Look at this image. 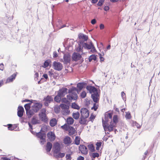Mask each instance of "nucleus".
Here are the masks:
<instances>
[{"instance_id": "obj_41", "label": "nucleus", "mask_w": 160, "mask_h": 160, "mask_svg": "<svg viewBox=\"0 0 160 160\" xmlns=\"http://www.w3.org/2000/svg\"><path fill=\"white\" fill-rule=\"evenodd\" d=\"M125 117L128 119H130L131 118V116L130 112H126Z\"/></svg>"}, {"instance_id": "obj_63", "label": "nucleus", "mask_w": 160, "mask_h": 160, "mask_svg": "<svg viewBox=\"0 0 160 160\" xmlns=\"http://www.w3.org/2000/svg\"><path fill=\"white\" fill-rule=\"evenodd\" d=\"M99 57H100V60H101V61H103V60H104V58H103L101 56V54H99Z\"/></svg>"}, {"instance_id": "obj_44", "label": "nucleus", "mask_w": 160, "mask_h": 160, "mask_svg": "<svg viewBox=\"0 0 160 160\" xmlns=\"http://www.w3.org/2000/svg\"><path fill=\"white\" fill-rule=\"evenodd\" d=\"M61 100L62 102L64 103H67L68 102V99L65 98H62Z\"/></svg>"}, {"instance_id": "obj_51", "label": "nucleus", "mask_w": 160, "mask_h": 160, "mask_svg": "<svg viewBox=\"0 0 160 160\" xmlns=\"http://www.w3.org/2000/svg\"><path fill=\"white\" fill-rule=\"evenodd\" d=\"M65 154L64 153H59L58 156L59 157L62 158L64 156Z\"/></svg>"}, {"instance_id": "obj_24", "label": "nucleus", "mask_w": 160, "mask_h": 160, "mask_svg": "<svg viewBox=\"0 0 160 160\" xmlns=\"http://www.w3.org/2000/svg\"><path fill=\"white\" fill-rule=\"evenodd\" d=\"M39 116L42 121L44 122L47 121L48 118L46 117V114H39Z\"/></svg>"}, {"instance_id": "obj_48", "label": "nucleus", "mask_w": 160, "mask_h": 160, "mask_svg": "<svg viewBox=\"0 0 160 160\" xmlns=\"http://www.w3.org/2000/svg\"><path fill=\"white\" fill-rule=\"evenodd\" d=\"M98 108V105L95 103H94L93 106L92 108V109H94L95 111H96Z\"/></svg>"}, {"instance_id": "obj_25", "label": "nucleus", "mask_w": 160, "mask_h": 160, "mask_svg": "<svg viewBox=\"0 0 160 160\" xmlns=\"http://www.w3.org/2000/svg\"><path fill=\"white\" fill-rule=\"evenodd\" d=\"M85 84L84 82L79 83L77 84V87L79 89L78 92L83 88Z\"/></svg>"}, {"instance_id": "obj_31", "label": "nucleus", "mask_w": 160, "mask_h": 160, "mask_svg": "<svg viewBox=\"0 0 160 160\" xmlns=\"http://www.w3.org/2000/svg\"><path fill=\"white\" fill-rule=\"evenodd\" d=\"M79 116L80 114L78 112H73L72 114V116L75 119H78L79 118Z\"/></svg>"}, {"instance_id": "obj_10", "label": "nucleus", "mask_w": 160, "mask_h": 160, "mask_svg": "<svg viewBox=\"0 0 160 160\" xmlns=\"http://www.w3.org/2000/svg\"><path fill=\"white\" fill-rule=\"evenodd\" d=\"M79 149L82 154L85 155L87 154L88 149L84 145H80L79 147Z\"/></svg>"}, {"instance_id": "obj_50", "label": "nucleus", "mask_w": 160, "mask_h": 160, "mask_svg": "<svg viewBox=\"0 0 160 160\" xmlns=\"http://www.w3.org/2000/svg\"><path fill=\"white\" fill-rule=\"evenodd\" d=\"M8 129L9 130H12L14 129V128L12 127V124H8Z\"/></svg>"}, {"instance_id": "obj_62", "label": "nucleus", "mask_w": 160, "mask_h": 160, "mask_svg": "<svg viewBox=\"0 0 160 160\" xmlns=\"http://www.w3.org/2000/svg\"><path fill=\"white\" fill-rule=\"evenodd\" d=\"M43 77L45 78L46 79H47L48 78V75L47 74H44L43 75Z\"/></svg>"}, {"instance_id": "obj_15", "label": "nucleus", "mask_w": 160, "mask_h": 160, "mask_svg": "<svg viewBox=\"0 0 160 160\" xmlns=\"http://www.w3.org/2000/svg\"><path fill=\"white\" fill-rule=\"evenodd\" d=\"M24 112V108L22 106H19L18 109L17 115L19 117H22Z\"/></svg>"}, {"instance_id": "obj_11", "label": "nucleus", "mask_w": 160, "mask_h": 160, "mask_svg": "<svg viewBox=\"0 0 160 160\" xmlns=\"http://www.w3.org/2000/svg\"><path fill=\"white\" fill-rule=\"evenodd\" d=\"M53 149L55 153H57L59 152L60 150V145L59 143L58 142L55 143Z\"/></svg>"}, {"instance_id": "obj_21", "label": "nucleus", "mask_w": 160, "mask_h": 160, "mask_svg": "<svg viewBox=\"0 0 160 160\" xmlns=\"http://www.w3.org/2000/svg\"><path fill=\"white\" fill-rule=\"evenodd\" d=\"M78 38L79 39L81 40L80 42V41H82V40L84 42L86 41L88 39V36L82 33H80L79 34Z\"/></svg>"}, {"instance_id": "obj_38", "label": "nucleus", "mask_w": 160, "mask_h": 160, "mask_svg": "<svg viewBox=\"0 0 160 160\" xmlns=\"http://www.w3.org/2000/svg\"><path fill=\"white\" fill-rule=\"evenodd\" d=\"M72 107L74 109H79V107L75 103H72Z\"/></svg>"}, {"instance_id": "obj_43", "label": "nucleus", "mask_w": 160, "mask_h": 160, "mask_svg": "<svg viewBox=\"0 0 160 160\" xmlns=\"http://www.w3.org/2000/svg\"><path fill=\"white\" fill-rule=\"evenodd\" d=\"M54 71L52 69H51L48 72L49 75L50 77H52L54 74Z\"/></svg>"}, {"instance_id": "obj_2", "label": "nucleus", "mask_w": 160, "mask_h": 160, "mask_svg": "<svg viewBox=\"0 0 160 160\" xmlns=\"http://www.w3.org/2000/svg\"><path fill=\"white\" fill-rule=\"evenodd\" d=\"M42 107V104L39 102H34L31 107V111L29 112H28V114L31 115V117L34 114L37 112Z\"/></svg>"}, {"instance_id": "obj_7", "label": "nucleus", "mask_w": 160, "mask_h": 160, "mask_svg": "<svg viewBox=\"0 0 160 160\" xmlns=\"http://www.w3.org/2000/svg\"><path fill=\"white\" fill-rule=\"evenodd\" d=\"M102 121L103 122V126L105 131L108 130L109 132H111L113 130V128L115 125L113 124L112 122H110V125L108 126L105 125V124L104 123V120L103 119H102Z\"/></svg>"}, {"instance_id": "obj_13", "label": "nucleus", "mask_w": 160, "mask_h": 160, "mask_svg": "<svg viewBox=\"0 0 160 160\" xmlns=\"http://www.w3.org/2000/svg\"><path fill=\"white\" fill-rule=\"evenodd\" d=\"M91 97L94 102H97L99 101V96L98 92H96L95 93H92Z\"/></svg>"}, {"instance_id": "obj_26", "label": "nucleus", "mask_w": 160, "mask_h": 160, "mask_svg": "<svg viewBox=\"0 0 160 160\" xmlns=\"http://www.w3.org/2000/svg\"><path fill=\"white\" fill-rule=\"evenodd\" d=\"M74 119L71 117L68 118L66 120V122L68 125H72L74 122Z\"/></svg>"}, {"instance_id": "obj_28", "label": "nucleus", "mask_w": 160, "mask_h": 160, "mask_svg": "<svg viewBox=\"0 0 160 160\" xmlns=\"http://www.w3.org/2000/svg\"><path fill=\"white\" fill-rule=\"evenodd\" d=\"M69 135H72L74 134L75 132V129L72 127H70L68 129Z\"/></svg>"}, {"instance_id": "obj_8", "label": "nucleus", "mask_w": 160, "mask_h": 160, "mask_svg": "<svg viewBox=\"0 0 160 160\" xmlns=\"http://www.w3.org/2000/svg\"><path fill=\"white\" fill-rule=\"evenodd\" d=\"M81 116L87 118L89 116V111L86 108H82L81 110Z\"/></svg>"}, {"instance_id": "obj_29", "label": "nucleus", "mask_w": 160, "mask_h": 160, "mask_svg": "<svg viewBox=\"0 0 160 160\" xmlns=\"http://www.w3.org/2000/svg\"><path fill=\"white\" fill-rule=\"evenodd\" d=\"M52 148V144L50 142H48L46 145V150L47 152H49Z\"/></svg>"}, {"instance_id": "obj_52", "label": "nucleus", "mask_w": 160, "mask_h": 160, "mask_svg": "<svg viewBox=\"0 0 160 160\" xmlns=\"http://www.w3.org/2000/svg\"><path fill=\"white\" fill-rule=\"evenodd\" d=\"M46 110L44 108H42L41 110V113L39 114H46Z\"/></svg>"}, {"instance_id": "obj_49", "label": "nucleus", "mask_w": 160, "mask_h": 160, "mask_svg": "<svg viewBox=\"0 0 160 160\" xmlns=\"http://www.w3.org/2000/svg\"><path fill=\"white\" fill-rule=\"evenodd\" d=\"M107 117L108 119H111L112 117V113H108V115H107Z\"/></svg>"}, {"instance_id": "obj_27", "label": "nucleus", "mask_w": 160, "mask_h": 160, "mask_svg": "<svg viewBox=\"0 0 160 160\" xmlns=\"http://www.w3.org/2000/svg\"><path fill=\"white\" fill-rule=\"evenodd\" d=\"M85 118L84 117H82L81 116L79 120V123L81 124H85L86 123L87 120L86 118Z\"/></svg>"}, {"instance_id": "obj_4", "label": "nucleus", "mask_w": 160, "mask_h": 160, "mask_svg": "<svg viewBox=\"0 0 160 160\" xmlns=\"http://www.w3.org/2000/svg\"><path fill=\"white\" fill-rule=\"evenodd\" d=\"M37 137L40 139V143L43 144L46 142V134L44 133L39 132L37 134Z\"/></svg>"}, {"instance_id": "obj_47", "label": "nucleus", "mask_w": 160, "mask_h": 160, "mask_svg": "<svg viewBox=\"0 0 160 160\" xmlns=\"http://www.w3.org/2000/svg\"><path fill=\"white\" fill-rule=\"evenodd\" d=\"M104 1V0H99L98 3V6H101L102 5Z\"/></svg>"}, {"instance_id": "obj_35", "label": "nucleus", "mask_w": 160, "mask_h": 160, "mask_svg": "<svg viewBox=\"0 0 160 160\" xmlns=\"http://www.w3.org/2000/svg\"><path fill=\"white\" fill-rule=\"evenodd\" d=\"M80 138L78 136H76L75 140V143L78 145L80 144Z\"/></svg>"}, {"instance_id": "obj_53", "label": "nucleus", "mask_w": 160, "mask_h": 160, "mask_svg": "<svg viewBox=\"0 0 160 160\" xmlns=\"http://www.w3.org/2000/svg\"><path fill=\"white\" fill-rule=\"evenodd\" d=\"M121 95L122 99L124 100L125 98V94L124 93V92H121Z\"/></svg>"}, {"instance_id": "obj_64", "label": "nucleus", "mask_w": 160, "mask_h": 160, "mask_svg": "<svg viewBox=\"0 0 160 160\" xmlns=\"http://www.w3.org/2000/svg\"><path fill=\"white\" fill-rule=\"evenodd\" d=\"M109 9V7L108 6H106L104 8V10L106 11H107Z\"/></svg>"}, {"instance_id": "obj_56", "label": "nucleus", "mask_w": 160, "mask_h": 160, "mask_svg": "<svg viewBox=\"0 0 160 160\" xmlns=\"http://www.w3.org/2000/svg\"><path fill=\"white\" fill-rule=\"evenodd\" d=\"M96 19H94L91 21V23L92 24L94 25L96 23Z\"/></svg>"}, {"instance_id": "obj_61", "label": "nucleus", "mask_w": 160, "mask_h": 160, "mask_svg": "<svg viewBox=\"0 0 160 160\" xmlns=\"http://www.w3.org/2000/svg\"><path fill=\"white\" fill-rule=\"evenodd\" d=\"M84 158L83 157L80 156H79L78 159V160H84Z\"/></svg>"}, {"instance_id": "obj_16", "label": "nucleus", "mask_w": 160, "mask_h": 160, "mask_svg": "<svg viewBox=\"0 0 160 160\" xmlns=\"http://www.w3.org/2000/svg\"><path fill=\"white\" fill-rule=\"evenodd\" d=\"M24 107L26 112V114L29 118L31 117V115L28 114V112H29L31 111V108L30 107V103H28L25 105Z\"/></svg>"}, {"instance_id": "obj_37", "label": "nucleus", "mask_w": 160, "mask_h": 160, "mask_svg": "<svg viewBox=\"0 0 160 160\" xmlns=\"http://www.w3.org/2000/svg\"><path fill=\"white\" fill-rule=\"evenodd\" d=\"M61 97L58 95H58L56 96L54 98L55 101L58 102H60L61 100Z\"/></svg>"}, {"instance_id": "obj_32", "label": "nucleus", "mask_w": 160, "mask_h": 160, "mask_svg": "<svg viewBox=\"0 0 160 160\" xmlns=\"http://www.w3.org/2000/svg\"><path fill=\"white\" fill-rule=\"evenodd\" d=\"M40 121L34 117H33L32 120V122L33 124H38L40 123Z\"/></svg>"}, {"instance_id": "obj_6", "label": "nucleus", "mask_w": 160, "mask_h": 160, "mask_svg": "<svg viewBox=\"0 0 160 160\" xmlns=\"http://www.w3.org/2000/svg\"><path fill=\"white\" fill-rule=\"evenodd\" d=\"M68 90V89L66 88H62L58 91V94L60 97H63L67 94Z\"/></svg>"}, {"instance_id": "obj_14", "label": "nucleus", "mask_w": 160, "mask_h": 160, "mask_svg": "<svg viewBox=\"0 0 160 160\" xmlns=\"http://www.w3.org/2000/svg\"><path fill=\"white\" fill-rule=\"evenodd\" d=\"M64 60L63 61L65 64L69 63L71 61V56L69 54H65L63 56Z\"/></svg>"}, {"instance_id": "obj_57", "label": "nucleus", "mask_w": 160, "mask_h": 160, "mask_svg": "<svg viewBox=\"0 0 160 160\" xmlns=\"http://www.w3.org/2000/svg\"><path fill=\"white\" fill-rule=\"evenodd\" d=\"M104 28V25L102 24H101L100 25V28L101 29H103Z\"/></svg>"}, {"instance_id": "obj_22", "label": "nucleus", "mask_w": 160, "mask_h": 160, "mask_svg": "<svg viewBox=\"0 0 160 160\" xmlns=\"http://www.w3.org/2000/svg\"><path fill=\"white\" fill-rule=\"evenodd\" d=\"M64 143L67 145H69L71 143V140L70 138L69 137H66L63 139Z\"/></svg>"}, {"instance_id": "obj_33", "label": "nucleus", "mask_w": 160, "mask_h": 160, "mask_svg": "<svg viewBox=\"0 0 160 160\" xmlns=\"http://www.w3.org/2000/svg\"><path fill=\"white\" fill-rule=\"evenodd\" d=\"M113 122H112L113 124L115 125L118 121V116L117 115H115L113 116Z\"/></svg>"}, {"instance_id": "obj_36", "label": "nucleus", "mask_w": 160, "mask_h": 160, "mask_svg": "<svg viewBox=\"0 0 160 160\" xmlns=\"http://www.w3.org/2000/svg\"><path fill=\"white\" fill-rule=\"evenodd\" d=\"M96 58L95 55H91L89 58V62H91L92 60H95L96 59Z\"/></svg>"}, {"instance_id": "obj_46", "label": "nucleus", "mask_w": 160, "mask_h": 160, "mask_svg": "<svg viewBox=\"0 0 160 160\" xmlns=\"http://www.w3.org/2000/svg\"><path fill=\"white\" fill-rule=\"evenodd\" d=\"M99 155L98 153H93L92 154V157L93 158H95L96 157H98Z\"/></svg>"}, {"instance_id": "obj_40", "label": "nucleus", "mask_w": 160, "mask_h": 160, "mask_svg": "<svg viewBox=\"0 0 160 160\" xmlns=\"http://www.w3.org/2000/svg\"><path fill=\"white\" fill-rule=\"evenodd\" d=\"M60 110V108L58 106H56L54 108V111L56 113H58Z\"/></svg>"}, {"instance_id": "obj_20", "label": "nucleus", "mask_w": 160, "mask_h": 160, "mask_svg": "<svg viewBox=\"0 0 160 160\" xmlns=\"http://www.w3.org/2000/svg\"><path fill=\"white\" fill-rule=\"evenodd\" d=\"M45 102L44 104L45 106H47L48 105V103L51 102L53 101V98L51 96H48L45 99Z\"/></svg>"}, {"instance_id": "obj_17", "label": "nucleus", "mask_w": 160, "mask_h": 160, "mask_svg": "<svg viewBox=\"0 0 160 160\" xmlns=\"http://www.w3.org/2000/svg\"><path fill=\"white\" fill-rule=\"evenodd\" d=\"M81 58V55L80 53H74L73 54L72 57L73 60L76 61L79 60Z\"/></svg>"}, {"instance_id": "obj_19", "label": "nucleus", "mask_w": 160, "mask_h": 160, "mask_svg": "<svg viewBox=\"0 0 160 160\" xmlns=\"http://www.w3.org/2000/svg\"><path fill=\"white\" fill-rule=\"evenodd\" d=\"M16 75V73H14L10 77L7 79L6 83H7L12 82L15 78Z\"/></svg>"}, {"instance_id": "obj_39", "label": "nucleus", "mask_w": 160, "mask_h": 160, "mask_svg": "<svg viewBox=\"0 0 160 160\" xmlns=\"http://www.w3.org/2000/svg\"><path fill=\"white\" fill-rule=\"evenodd\" d=\"M89 149L91 152H93L94 151V147L93 145L90 144L88 145Z\"/></svg>"}, {"instance_id": "obj_9", "label": "nucleus", "mask_w": 160, "mask_h": 160, "mask_svg": "<svg viewBox=\"0 0 160 160\" xmlns=\"http://www.w3.org/2000/svg\"><path fill=\"white\" fill-rule=\"evenodd\" d=\"M47 137L49 141H54L56 138V136L54 132H50L47 134Z\"/></svg>"}, {"instance_id": "obj_55", "label": "nucleus", "mask_w": 160, "mask_h": 160, "mask_svg": "<svg viewBox=\"0 0 160 160\" xmlns=\"http://www.w3.org/2000/svg\"><path fill=\"white\" fill-rule=\"evenodd\" d=\"M28 125L29 126V127L30 128V132L32 134H33V132L32 131V125L30 124V123L29 122H28Z\"/></svg>"}, {"instance_id": "obj_58", "label": "nucleus", "mask_w": 160, "mask_h": 160, "mask_svg": "<svg viewBox=\"0 0 160 160\" xmlns=\"http://www.w3.org/2000/svg\"><path fill=\"white\" fill-rule=\"evenodd\" d=\"M58 56L57 53L56 52H54L53 53V57L56 58Z\"/></svg>"}, {"instance_id": "obj_45", "label": "nucleus", "mask_w": 160, "mask_h": 160, "mask_svg": "<svg viewBox=\"0 0 160 160\" xmlns=\"http://www.w3.org/2000/svg\"><path fill=\"white\" fill-rule=\"evenodd\" d=\"M86 93L85 91L82 92L81 93V96L82 98H85V97L86 96Z\"/></svg>"}, {"instance_id": "obj_60", "label": "nucleus", "mask_w": 160, "mask_h": 160, "mask_svg": "<svg viewBox=\"0 0 160 160\" xmlns=\"http://www.w3.org/2000/svg\"><path fill=\"white\" fill-rule=\"evenodd\" d=\"M66 158L67 159H70L71 158L70 155V154H67L66 156Z\"/></svg>"}, {"instance_id": "obj_30", "label": "nucleus", "mask_w": 160, "mask_h": 160, "mask_svg": "<svg viewBox=\"0 0 160 160\" xmlns=\"http://www.w3.org/2000/svg\"><path fill=\"white\" fill-rule=\"evenodd\" d=\"M57 124V121L56 119L53 118L52 119L50 122V124L51 127H54Z\"/></svg>"}, {"instance_id": "obj_12", "label": "nucleus", "mask_w": 160, "mask_h": 160, "mask_svg": "<svg viewBox=\"0 0 160 160\" xmlns=\"http://www.w3.org/2000/svg\"><path fill=\"white\" fill-rule=\"evenodd\" d=\"M78 98V95L77 93H74V94H70L69 95H67V98L68 100L71 102L72 100H76Z\"/></svg>"}, {"instance_id": "obj_23", "label": "nucleus", "mask_w": 160, "mask_h": 160, "mask_svg": "<svg viewBox=\"0 0 160 160\" xmlns=\"http://www.w3.org/2000/svg\"><path fill=\"white\" fill-rule=\"evenodd\" d=\"M68 92L69 93H71L72 94H74V93H77L76 92L78 93V90L77 88L72 87L71 89L68 90Z\"/></svg>"}, {"instance_id": "obj_1", "label": "nucleus", "mask_w": 160, "mask_h": 160, "mask_svg": "<svg viewBox=\"0 0 160 160\" xmlns=\"http://www.w3.org/2000/svg\"><path fill=\"white\" fill-rule=\"evenodd\" d=\"M78 45V46L76 48L77 51L78 52H81L82 53H83V47L85 49H91L90 52L92 53H94L96 51L95 48L91 42L86 43L80 41Z\"/></svg>"}, {"instance_id": "obj_59", "label": "nucleus", "mask_w": 160, "mask_h": 160, "mask_svg": "<svg viewBox=\"0 0 160 160\" xmlns=\"http://www.w3.org/2000/svg\"><path fill=\"white\" fill-rule=\"evenodd\" d=\"M102 145V142H98L96 144L97 146L100 147Z\"/></svg>"}, {"instance_id": "obj_18", "label": "nucleus", "mask_w": 160, "mask_h": 160, "mask_svg": "<svg viewBox=\"0 0 160 160\" xmlns=\"http://www.w3.org/2000/svg\"><path fill=\"white\" fill-rule=\"evenodd\" d=\"M88 91L91 93H95L96 92H98L97 89L94 87L91 86H87L86 87Z\"/></svg>"}, {"instance_id": "obj_3", "label": "nucleus", "mask_w": 160, "mask_h": 160, "mask_svg": "<svg viewBox=\"0 0 160 160\" xmlns=\"http://www.w3.org/2000/svg\"><path fill=\"white\" fill-rule=\"evenodd\" d=\"M60 107L62 109L61 113L63 115H69L70 113V111L69 110V107L65 104H61Z\"/></svg>"}, {"instance_id": "obj_42", "label": "nucleus", "mask_w": 160, "mask_h": 160, "mask_svg": "<svg viewBox=\"0 0 160 160\" xmlns=\"http://www.w3.org/2000/svg\"><path fill=\"white\" fill-rule=\"evenodd\" d=\"M49 64V62L48 60H46L44 63L43 65L42 66V67L45 68L48 67Z\"/></svg>"}, {"instance_id": "obj_5", "label": "nucleus", "mask_w": 160, "mask_h": 160, "mask_svg": "<svg viewBox=\"0 0 160 160\" xmlns=\"http://www.w3.org/2000/svg\"><path fill=\"white\" fill-rule=\"evenodd\" d=\"M52 66L53 68L57 71H60L62 68V64L59 62H53Z\"/></svg>"}, {"instance_id": "obj_34", "label": "nucleus", "mask_w": 160, "mask_h": 160, "mask_svg": "<svg viewBox=\"0 0 160 160\" xmlns=\"http://www.w3.org/2000/svg\"><path fill=\"white\" fill-rule=\"evenodd\" d=\"M70 127L68 124H65L64 125L61 126V128L66 131L68 130Z\"/></svg>"}, {"instance_id": "obj_54", "label": "nucleus", "mask_w": 160, "mask_h": 160, "mask_svg": "<svg viewBox=\"0 0 160 160\" xmlns=\"http://www.w3.org/2000/svg\"><path fill=\"white\" fill-rule=\"evenodd\" d=\"M4 69V65L2 63L0 64V70L3 71Z\"/></svg>"}]
</instances>
